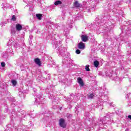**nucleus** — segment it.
<instances>
[{"mask_svg": "<svg viewBox=\"0 0 131 131\" xmlns=\"http://www.w3.org/2000/svg\"><path fill=\"white\" fill-rule=\"evenodd\" d=\"M57 50H58L57 53H58V56H59V57H65L66 56V51H67L66 48H65L64 47H62L60 46L57 48Z\"/></svg>", "mask_w": 131, "mask_h": 131, "instance_id": "nucleus-1", "label": "nucleus"}, {"mask_svg": "<svg viewBox=\"0 0 131 131\" xmlns=\"http://www.w3.org/2000/svg\"><path fill=\"white\" fill-rule=\"evenodd\" d=\"M35 98L36 99L35 104H43V98H42V94H38L37 95H35Z\"/></svg>", "mask_w": 131, "mask_h": 131, "instance_id": "nucleus-2", "label": "nucleus"}, {"mask_svg": "<svg viewBox=\"0 0 131 131\" xmlns=\"http://www.w3.org/2000/svg\"><path fill=\"white\" fill-rule=\"evenodd\" d=\"M106 123H108V124H110V123L109 122V120H108V117H104L102 120H100L99 123H97V124H96V125L101 126L102 124H106Z\"/></svg>", "mask_w": 131, "mask_h": 131, "instance_id": "nucleus-3", "label": "nucleus"}, {"mask_svg": "<svg viewBox=\"0 0 131 131\" xmlns=\"http://www.w3.org/2000/svg\"><path fill=\"white\" fill-rule=\"evenodd\" d=\"M97 10V5H94L93 6H90L86 7V12L90 13L91 12H94Z\"/></svg>", "mask_w": 131, "mask_h": 131, "instance_id": "nucleus-4", "label": "nucleus"}, {"mask_svg": "<svg viewBox=\"0 0 131 131\" xmlns=\"http://www.w3.org/2000/svg\"><path fill=\"white\" fill-rule=\"evenodd\" d=\"M107 75L111 78V79H112L113 80H115V81H118V80H119V78H118V77H117V74H116V73L112 74L110 73V74H108Z\"/></svg>", "mask_w": 131, "mask_h": 131, "instance_id": "nucleus-5", "label": "nucleus"}, {"mask_svg": "<svg viewBox=\"0 0 131 131\" xmlns=\"http://www.w3.org/2000/svg\"><path fill=\"white\" fill-rule=\"evenodd\" d=\"M61 41H57V39H54L52 40V44L55 45V49H58V47L61 46Z\"/></svg>", "mask_w": 131, "mask_h": 131, "instance_id": "nucleus-6", "label": "nucleus"}, {"mask_svg": "<svg viewBox=\"0 0 131 131\" xmlns=\"http://www.w3.org/2000/svg\"><path fill=\"white\" fill-rule=\"evenodd\" d=\"M59 125L60 126V127H62L63 128H66V123H65V120L63 118H61L59 120Z\"/></svg>", "mask_w": 131, "mask_h": 131, "instance_id": "nucleus-7", "label": "nucleus"}, {"mask_svg": "<svg viewBox=\"0 0 131 131\" xmlns=\"http://www.w3.org/2000/svg\"><path fill=\"white\" fill-rule=\"evenodd\" d=\"M70 60V58H63L62 61V65H69L70 63L69 62Z\"/></svg>", "mask_w": 131, "mask_h": 131, "instance_id": "nucleus-8", "label": "nucleus"}, {"mask_svg": "<svg viewBox=\"0 0 131 131\" xmlns=\"http://www.w3.org/2000/svg\"><path fill=\"white\" fill-rule=\"evenodd\" d=\"M81 39L83 42H86L89 40V36L86 35H82L81 36Z\"/></svg>", "mask_w": 131, "mask_h": 131, "instance_id": "nucleus-9", "label": "nucleus"}, {"mask_svg": "<svg viewBox=\"0 0 131 131\" xmlns=\"http://www.w3.org/2000/svg\"><path fill=\"white\" fill-rule=\"evenodd\" d=\"M78 49L79 50H84L85 49V45L82 42H80L78 44Z\"/></svg>", "mask_w": 131, "mask_h": 131, "instance_id": "nucleus-10", "label": "nucleus"}, {"mask_svg": "<svg viewBox=\"0 0 131 131\" xmlns=\"http://www.w3.org/2000/svg\"><path fill=\"white\" fill-rule=\"evenodd\" d=\"M78 82L80 84V86H83L84 84L83 83V81H82V79L81 78H79L77 79Z\"/></svg>", "mask_w": 131, "mask_h": 131, "instance_id": "nucleus-11", "label": "nucleus"}, {"mask_svg": "<svg viewBox=\"0 0 131 131\" xmlns=\"http://www.w3.org/2000/svg\"><path fill=\"white\" fill-rule=\"evenodd\" d=\"M16 29L17 31H20L22 30V25L19 24L16 25Z\"/></svg>", "mask_w": 131, "mask_h": 131, "instance_id": "nucleus-12", "label": "nucleus"}, {"mask_svg": "<svg viewBox=\"0 0 131 131\" xmlns=\"http://www.w3.org/2000/svg\"><path fill=\"white\" fill-rule=\"evenodd\" d=\"M35 63L38 66H41V62L39 58L35 59Z\"/></svg>", "mask_w": 131, "mask_h": 131, "instance_id": "nucleus-13", "label": "nucleus"}, {"mask_svg": "<svg viewBox=\"0 0 131 131\" xmlns=\"http://www.w3.org/2000/svg\"><path fill=\"white\" fill-rule=\"evenodd\" d=\"M20 44H19V41H17V42H15L14 48H15V49H16L17 50H19L20 49Z\"/></svg>", "mask_w": 131, "mask_h": 131, "instance_id": "nucleus-14", "label": "nucleus"}, {"mask_svg": "<svg viewBox=\"0 0 131 131\" xmlns=\"http://www.w3.org/2000/svg\"><path fill=\"white\" fill-rule=\"evenodd\" d=\"M80 6H81V5L78 3V1H75L74 3V6H75V8H79Z\"/></svg>", "mask_w": 131, "mask_h": 131, "instance_id": "nucleus-15", "label": "nucleus"}, {"mask_svg": "<svg viewBox=\"0 0 131 131\" xmlns=\"http://www.w3.org/2000/svg\"><path fill=\"white\" fill-rule=\"evenodd\" d=\"M73 21L71 20H68L67 23L70 27V28H72V25L73 24Z\"/></svg>", "mask_w": 131, "mask_h": 131, "instance_id": "nucleus-16", "label": "nucleus"}, {"mask_svg": "<svg viewBox=\"0 0 131 131\" xmlns=\"http://www.w3.org/2000/svg\"><path fill=\"white\" fill-rule=\"evenodd\" d=\"M99 64H100V63L99 62V61L98 60H95L94 62V65L95 67H96V68L97 67H98Z\"/></svg>", "mask_w": 131, "mask_h": 131, "instance_id": "nucleus-17", "label": "nucleus"}, {"mask_svg": "<svg viewBox=\"0 0 131 131\" xmlns=\"http://www.w3.org/2000/svg\"><path fill=\"white\" fill-rule=\"evenodd\" d=\"M87 98L88 99H93L94 98V96H95V95H94V94H91L90 95H87Z\"/></svg>", "mask_w": 131, "mask_h": 131, "instance_id": "nucleus-18", "label": "nucleus"}, {"mask_svg": "<svg viewBox=\"0 0 131 131\" xmlns=\"http://www.w3.org/2000/svg\"><path fill=\"white\" fill-rule=\"evenodd\" d=\"M36 17L38 19V20H41V17H42V15L41 14H36Z\"/></svg>", "mask_w": 131, "mask_h": 131, "instance_id": "nucleus-19", "label": "nucleus"}, {"mask_svg": "<svg viewBox=\"0 0 131 131\" xmlns=\"http://www.w3.org/2000/svg\"><path fill=\"white\" fill-rule=\"evenodd\" d=\"M61 4H62V2H61V1H57L54 3L55 6H58V5H61Z\"/></svg>", "mask_w": 131, "mask_h": 131, "instance_id": "nucleus-20", "label": "nucleus"}, {"mask_svg": "<svg viewBox=\"0 0 131 131\" xmlns=\"http://www.w3.org/2000/svg\"><path fill=\"white\" fill-rule=\"evenodd\" d=\"M7 53L11 54V55H14L13 51L11 50L10 49H8L7 50Z\"/></svg>", "mask_w": 131, "mask_h": 131, "instance_id": "nucleus-21", "label": "nucleus"}, {"mask_svg": "<svg viewBox=\"0 0 131 131\" xmlns=\"http://www.w3.org/2000/svg\"><path fill=\"white\" fill-rule=\"evenodd\" d=\"M16 33V31H15L14 29H12L11 31V34L14 35Z\"/></svg>", "mask_w": 131, "mask_h": 131, "instance_id": "nucleus-22", "label": "nucleus"}, {"mask_svg": "<svg viewBox=\"0 0 131 131\" xmlns=\"http://www.w3.org/2000/svg\"><path fill=\"white\" fill-rule=\"evenodd\" d=\"M11 83H12V84H13L14 86L17 85V81H16L15 80H12L11 81Z\"/></svg>", "mask_w": 131, "mask_h": 131, "instance_id": "nucleus-23", "label": "nucleus"}, {"mask_svg": "<svg viewBox=\"0 0 131 131\" xmlns=\"http://www.w3.org/2000/svg\"><path fill=\"white\" fill-rule=\"evenodd\" d=\"M89 67H90L89 65H87L85 66V69L86 71H90V70Z\"/></svg>", "mask_w": 131, "mask_h": 131, "instance_id": "nucleus-24", "label": "nucleus"}, {"mask_svg": "<svg viewBox=\"0 0 131 131\" xmlns=\"http://www.w3.org/2000/svg\"><path fill=\"white\" fill-rule=\"evenodd\" d=\"M104 38H105V39H109V36L107 34H105L104 36Z\"/></svg>", "mask_w": 131, "mask_h": 131, "instance_id": "nucleus-25", "label": "nucleus"}, {"mask_svg": "<svg viewBox=\"0 0 131 131\" xmlns=\"http://www.w3.org/2000/svg\"><path fill=\"white\" fill-rule=\"evenodd\" d=\"M76 53L77 54V55H79V54H80V50L79 49H77L76 50Z\"/></svg>", "mask_w": 131, "mask_h": 131, "instance_id": "nucleus-26", "label": "nucleus"}, {"mask_svg": "<svg viewBox=\"0 0 131 131\" xmlns=\"http://www.w3.org/2000/svg\"><path fill=\"white\" fill-rule=\"evenodd\" d=\"M11 20H12V21H16V16L13 15Z\"/></svg>", "mask_w": 131, "mask_h": 131, "instance_id": "nucleus-27", "label": "nucleus"}, {"mask_svg": "<svg viewBox=\"0 0 131 131\" xmlns=\"http://www.w3.org/2000/svg\"><path fill=\"white\" fill-rule=\"evenodd\" d=\"M45 78H46V79L50 80L51 79V76L50 75V74H48L47 77H46Z\"/></svg>", "mask_w": 131, "mask_h": 131, "instance_id": "nucleus-28", "label": "nucleus"}, {"mask_svg": "<svg viewBox=\"0 0 131 131\" xmlns=\"http://www.w3.org/2000/svg\"><path fill=\"white\" fill-rule=\"evenodd\" d=\"M96 21H97V23H99V24L101 23V20L98 19V18H96Z\"/></svg>", "mask_w": 131, "mask_h": 131, "instance_id": "nucleus-29", "label": "nucleus"}, {"mask_svg": "<svg viewBox=\"0 0 131 131\" xmlns=\"http://www.w3.org/2000/svg\"><path fill=\"white\" fill-rule=\"evenodd\" d=\"M2 67H5L6 66V63L4 62L1 63Z\"/></svg>", "mask_w": 131, "mask_h": 131, "instance_id": "nucleus-30", "label": "nucleus"}, {"mask_svg": "<svg viewBox=\"0 0 131 131\" xmlns=\"http://www.w3.org/2000/svg\"><path fill=\"white\" fill-rule=\"evenodd\" d=\"M29 37H30V39L32 40V38H33V36L31 35H30Z\"/></svg>", "mask_w": 131, "mask_h": 131, "instance_id": "nucleus-31", "label": "nucleus"}, {"mask_svg": "<svg viewBox=\"0 0 131 131\" xmlns=\"http://www.w3.org/2000/svg\"><path fill=\"white\" fill-rule=\"evenodd\" d=\"M127 118L129 119H130V120H131V115H128V116H127Z\"/></svg>", "mask_w": 131, "mask_h": 131, "instance_id": "nucleus-32", "label": "nucleus"}, {"mask_svg": "<svg viewBox=\"0 0 131 131\" xmlns=\"http://www.w3.org/2000/svg\"><path fill=\"white\" fill-rule=\"evenodd\" d=\"M70 96L72 98V97H75V96H74V94H71Z\"/></svg>", "mask_w": 131, "mask_h": 131, "instance_id": "nucleus-33", "label": "nucleus"}, {"mask_svg": "<svg viewBox=\"0 0 131 131\" xmlns=\"http://www.w3.org/2000/svg\"><path fill=\"white\" fill-rule=\"evenodd\" d=\"M29 43H32V39H30Z\"/></svg>", "mask_w": 131, "mask_h": 131, "instance_id": "nucleus-34", "label": "nucleus"}, {"mask_svg": "<svg viewBox=\"0 0 131 131\" xmlns=\"http://www.w3.org/2000/svg\"><path fill=\"white\" fill-rule=\"evenodd\" d=\"M96 4H98L99 3V0H96V2H95Z\"/></svg>", "mask_w": 131, "mask_h": 131, "instance_id": "nucleus-35", "label": "nucleus"}, {"mask_svg": "<svg viewBox=\"0 0 131 131\" xmlns=\"http://www.w3.org/2000/svg\"><path fill=\"white\" fill-rule=\"evenodd\" d=\"M2 6H3V7H2V9H4V7H3V6H5V4H2Z\"/></svg>", "mask_w": 131, "mask_h": 131, "instance_id": "nucleus-36", "label": "nucleus"}, {"mask_svg": "<svg viewBox=\"0 0 131 131\" xmlns=\"http://www.w3.org/2000/svg\"><path fill=\"white\" fill-rule=\"evenodd\" d=\"M102 93H103V95H106L105 91L103 92Z\"/></svg>", "mask_w": 131, "mask_h": 131, "instance_id": "nucleus-37", "label": "nucleus"}, {"mask_svg": "<svg viewBox=\"0 0 131 131\" xmlns=\"http://www.w3.org/2000/svg\"><path fill=\"white\" fill-rule=\"evenodd\" d=\"M70 117H71V115H69L68 117V118H70Z\"/></svg>", "mask_w": 131, "mask_h": 131, "instance_id": "nucleus-38", "label": "nucleus"}, {"mask_svg": "<svg viewBox=\"0 0 131 131\" xmlns=\"http://www.w3.org/2000/svg\"><path fill=\"white\" fill-rule=\"evenodd\" d=\"M128 98H129V97H128V95H127L126 98L128 99Z\"/></svg>", "mask_w": 131, "mask_h": 131, "instance_id": "nucleus-39", "label": "nucleus"}, {"mask_svg": "<svg viewBox=\"0 0 131 131\" xmlns=\"http://www.w3.org/2000/svg\"><path fill=\"white\" fill-rule=\"evenodd\" d=\"M130 29H129V28H128V30H129Z\"/></svg>", "mask_w": 131, "mask_h": 131, "instance_id": "nucleus-40", "label": "nucleus"}, {"mask_svg": "<svg viewBox=\"0 0 131 131\" xmlns=\"http://www.w3.org/2000/svg\"><path fill=\"white\" fill-rule=\"evenodd\" d=\"M105 93H107V91H105Z\"/></svg>", "mask_w": 131, "mask_h": 131, "instance_id": "nucleus-41", "label": "nucleus"}, {"mask_svg": "<svg viewBox=\"0 0 131 131\" xmlns=\"http://www.w3.org/2000/svg\"><path fill=\"white\" fill-rule=\"evenodd\" d=\"M110 105H112V104H110Z\"/></svg>", "mask_w": 131, "mask_h": 131, "instance_id": "nucleus-42", "label": "nucleus"}, {"mask_svg": "<svg viewBox=\"0 0 131 131\" xmlns=\"http://www.w3.org/2000/svg\"><path fill=\"white\" fill-rule=\"evenodd\" d=\"M112 121H113V120H112Z\"/></svg>", "mask_w": 131, "mask_h": 131, "instance_id": "nucleus-43", "label": "nucleus"}]
</instances>
